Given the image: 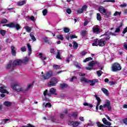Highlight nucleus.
<instances>
[{"label":"nucleus","mask_w":127,"mask_h":127,"mask_svg":"<svg viewBox=\"0 0 127 127\" xmlns=\"http://www.w3.org/2000/svg\"><path fill=\"white\" fill-rule=\"evenodd\" d=\"M101 91H102V92L104 93V94H105V95H106V96L109 95V91L107 90V89H106L105 88H102L101 89Z\"/></svg>","instance_id":"obj_20"},{"label":"nucleus","mask_w":127,"mask_h":127,"mask_svg":"<svg viewBox=\"0 0 127 127\" xmlns=\"http://www.w3.org/2000/svg\"><path fill=\"white\" fill-rule=\"evenodd\" d=\"M103 108H107L108 109V111H112V106H111V102L109 100H106L104 104L103 105Z\"/></svg>","instance_id":"obj_12"},{"label":"nucleus","mask_w":127,"mask_h":127,"mask_svg":"<svg viewBox=\"0 0 127 127\" xmlns=\"http://www.w3.org/2000/svg\"><path fill=\"white\" fill-rule=\"evenodd\" d=\"M56 58H57V59H61V54H60V52H59V51H58L57 52Z\"/></svg>","instance_id":"obj_29"},{"label":"nucleus","mask_w":127,"mask_h":127,"mask_svg":"<svg viewBox=\"0 0 127 127\" xmlns=\"http://www.w3.org/2000/svg\"><path fill=\"white\" fill-rule=\"evenodd\" d=\"M98 10L103 15H107V14H108V15H111V11L107 12V9L105 8V7L103 6H99V7L98 8Z\"/></svg>","instance_id":"obj_8"},{"label":"nucleus","mask_w":127,"mask_h":127,"mask_svg":"<svg viewBox=\"0 0 127 127\" xmlns=\"http://www.w3.org/2000/svg\"><path fill=\"white\" fill-rule=\"evenodd\" d=\"M61 88L62 89H64V88H67V84L65 83H63V84H61Z\"/></svg>","instance_id":"obj_42"},{"label":"nucleus","mask_w":127,"mask_h":127,"mask_svg":"<svg viewBox=\"0 0 127 127\" xmlns=\"http://www.w3.org/2000/svg\"><path fill=\"white\" fill-rule=\"evenodd\" d=\"M5 31L4 30H0V34L1 35H2V36H4L5 35Z\"/></svg>","instance_id":"obj_36"},{"label":"nucleus","mask_w":127,"mask_h":127,"mask_svg":"<svg viewBox=\"0 0 127 127\" xmlns=\"http://www.w3.org/2000/svg\"><path fill=\"white\" fill-rule=\"evenodd\" d=\"M47 107H48V108H51V104L49 103H47L45 105V108H47Z\"/></svg>","instance_id":"obj_53"},{"label":"nucleus","mask_w":127,"mask_h":127,"mask_svg":"<svg viewBox=\"0 0 127 127\" xmlns=\"http://www.w3.org/2000/svg\"><path fill=\"white\" fill-rule=\"evenodd\" d=\"M79 119L81 121V122H84V117H79Z\"/></svg>","instance_id":"obj_62"},{"label":"nucleus","mask_w":127,"mask_h":127,"mask_svg":"<svg viewBox=\"0 0 127 127\" xmlns=\"http://www.w3.org/2000/svg\"><path fill=\"white\" fill-rule=\"evenodd\" d=\"M124 48H125V49H126V50H127V44H125L124 45Z\"/></svg>","instance_id":"obj_64"},{"label":"nucleus","mask_w":127,"mask_h":127,"mask_svg":"<svg viewBox=\"0 0 127 127\" xmlns=\"http://www.w3.org/2000/svg\"><path fill=\"white\" fill-rule=\"evenodd\" d=\"M95 97L98 102L96 107V110H98V109H99V106H100V104H101V98L98 97L97 95H95Z\"/></svg>","instance_id":"obj_16"},{"label":"nucleus","mask_w":127,"mask_h":127,"mask_svg":"<svg viewBox=\"0 0 127 127\" xmlns=\"http://www.w3.org/2000/svg\"><path fill=\"white\" fill-rule=\"evenodd\" d=\"M111 69L113 72H117L118 71H120V70H122V66H121V64H120L119 63H115L112 65Z\"/></svg>","instance_id":"obj_7"},{"label":"nucleus","mask_w":127,"mask_h":127,"mask_svg":"<svg viewBox=\"0 0 127 127\" xmlns=\"http://www.w3.org/2000/svg\"><path fill=\"white\" fill-rule=\"evenodd\" d=\"M102 122H103V124H104V125H106V126L104 125V124H102L100 122H97V125L98 127H111V126H112V123L108 122V120L106 119V118H103L102 120ZM107 126H108L109 127H107Z\"/></svg>","instance_id":"obj_4"},{"label":"nucleus","mask_w":127,"mask_h":127,"mask_svg":"<svg viewBox=\"0 0 127 127\" xmlns=\"http://www.w3.org/2000/svg\"><path fill=\"white\" fill-rule=\"evenodd\" d=\"M50 53L53 55L56 53V52H55V50L54 49L52 48L50 49Z\"/></svg>","instance_id":"obj_39"},{"label":"nucleus","mask_w":127,"mask_h":127,"mask_svg":"<svg viewBox=\"0 0 127 127\" xmlns=\"http://www.w3.org/2000/svg\"><path fill=\"white\" fill-rule=\"evenodd\" d=\"M53 68L55 70H58V69H60V65H58L57 64L54 65H53Z\"/></svg>","instance_id":"obj_35"},{"label":"nucleus","mask_w":127,"mask_h":127,"mask_svg":"<svg viewBox=\"0 0 127 127\" xmlns=\"http://www.w3.org/2000/svg\"><path fill=\"white\" fill-rule=\"evenodd\" d=\"M57 38L60 40H64V38H63V36L62 35H58L57 36Z\"/></svg>","instance_id":"obj_31"},{"label":"nucleus","mask_w":127,"mask_h":127,"mask_svg":"<svg viewBox=\"0 0 127 127\" xmlns=\"http://www.w3.org/2000/svg\"><path fill=\"white\" fill-rule=\"evenodd\" d=\"M51 77H52V71H50L41 76V80L43 81L48 80V79L51 78Z\"/></svg>","instance_id":"obj_9"},{"label":"nucleus","mask_w":127,"mask_h":127,"mask_svg":"<svg viewBox=\"0 0 127 127\" xmlns=\"http://www.w3.org/2000/svg\"><path fill=\"white\" fill-rule=\"evenodd\" d=\"M18 5L21 6V5H23V4H25L26 3V1L25 0H22L21 1L18 2Z\"/></svg>","instance_id":"obj_21"},{"label":"nucleus","mask_w":127,"mask_h":127,"mask_svg":"<svg viewBox=\"0 0 127 127\" xmlns=\"http://www.w3.org/2000/svg\"><path fill=\"white\" fill-rule=\"evenodd\" d=\"M103 2H116L115 0H105L103 1Z\"/></svg>","instance_id":"obj_37"},{"label":"nucleus","mask_w":127,"mask_h":127,"mask_svg":"<svg viewBox=\"0 0 127 127\" xmlns=\"http://www.w3.org/2000/svg\"><path fill=\"white\" fill-rule=\"evenodd\" d=\"M57 78L54 77L52 78L51 80L50 81V82L48 83V86L50 87L54 86L56 85L57 83H58Z\"/></svg>","instance_id":"obj_14"},{"label":"nucleus","mask_w":127,"mask_h":127,"mask_svg":"<svg viewBox=\"0 0 127 127\" xmlns=\"http://www.w3.org/2000/svg\"><path fill=\"white\" fill-rule=\"evenodd\" d=\"M24 28L26 29L27 32H31V27L26 26L24 27Z\"/></svg>","instance_id":"obj_24"},{"label":"nucleus","mask_w":127,"mask_h":127,"mask_svg":"<svg viewBox=\"0 0 127 127\" xmlns=\"http://www.w3.org/2000/svg\"><path fill=\"white\" fill-rule=\"evenodd\" d=\"M87 54V53L85 51H83L81 53L80 55L81 56H85Z\"/></svg>","instance_id":"obj_55"},{"label":"nucleus","mask_w":127,"mask_h":127,"mask_svg":"<svg viewBox=\"0 0 127 127\" xmlns=\"http://www.w3.org/2000/svg\"><path fill=\"white\" fill-rule=\"evenodd\" d=\"M11 50L12 55L13 56H15L16 55V51H15V47H14V46H12L11 47Z\"/></svg>","instance_id":"obj_17"},{"label":"nucleus","mask_w":127,"mask_h":127,"mask_svg":"<svg viewBox=\"0 0 127 127\" xmlns=\"http://www.w3.org/2000/svg\"><path fill=\"white\" fill-rule=\"evenodd\" d=\"M122 14V11H116L114 14V16H117V15H121Z\"/></svg>","instance_id":"obj_34"},{"label":"nucleus","mask_w":127,"mask_h":127,"mask_svg":"<svg viewBox=\"0 0 127 127\" xmlns=\"http://www.w3.org/2000/svg\"><path fill=\"white\" fill-rule=\"evenodd\" d=\"M20 49L22 52H25L26 51V47L25 46L22 47Z\"/></svg>","instance_id":"obj_43"},{"label":"nucleus","mask_w":127,"mask_h":127,"mask_svg":"<svg viewBox=\"0 0 127 127\" xmlns=\"http://www.w3.org/2000/svg\"><path fill=\"white\" fill-rule=\"evenodd\" d=\"M75 79V80L77 79V77L76 76H73L71 79H70V82H73V80Z\"/></svg>","instance_id":"obj_61"},{"label":"nucleus","mask_w":127,"mask_h":127,"mask_svg":"<svg viewBox=\"0 0 127 127\" xmlns=\"http://www.w3.org/2000/svg\"><path fill=\"white\" fill-rule=\"evenodd\" d=\"M97 74L98 75V77H100V76L102 75V73H103V72L101 70H98L97 71Z\"/></svg>","instance_id":"obj_44"},{"label":"nucleus","mask_w":127,"mask_h":127,"mask_svg":"<svg viewBox=\"0 0 127 127\" xmlns=\"http://www.w3.org/2000/svg\"><path fill=\"white\" fill-rule=\"evenodd\" d=\"M92 32L93 33L98 34V33H101L102 31L101 30V29H100V26H99V25H95L92 28Z\"/></svg>","instance_id":"obj_10"},{"label":"nucleus","mask_w":127,"mask_h":127,"mask_svg":"<svg viewBox=\"0 0 127 127\" xmlns=\"http://www.w3.org/2000/svg\"><path fill=\"white\" fill-rule=\"evenodd\" d=\"M98 64V62L96 61H92L88 64L89 67H86V70H92L93 69V67L95 66V65H97Z\"/></svg>","instance_id":"obj_11"},{"label":"nucleus","mask_w":127,"mask_h":127,"mask_svg":"<svg viewBox=\"0 0 127 127\" xmlns=\"http://www.w3.org/2000/svg\"><path fill=\"white\" fill-rule=\"evenodd\" d=\"M84 106H87V107H89V108H93V105L87 103H84L83 104Z\"/></svg>","instance_id":"obj_33"},{"label":"nucleus","mask_w":127,"mask_h":127,"mask_svg":"<svg viewBox=\"0 0 127 127\" xmlns=\"http://www.w3.org/2000/svg\"><path fill=\"white\" fill-rule=\"evenodd\" d=\"M77 12L78 13H83V12H84V11L83 10V9L82 8L79 9L77 11Z\"/></svg>","instance_id":"obj_50"},{"label":"nucleus","mask_w":127,"mask_h":127,"mask_svg":"<svg viewBox=\"0 0 127 127\" xmlns=\"http://www.w3.org/2000/svg\"><path fill=\"white\" fill-rule=\"evenodd\" d=\"M64 31L65 33H68V32H69V31H70V29L68 28L65 27V28H64Z\"/></svg>","instance_id":"obj_38"},{"label":"nucleus","mask_w":127,"mask_h":127,"mask_svg":"<svg viewBox=\"0 0 127 127\" xmlns=\"http://www.w3.org/2000/svg\"><path fill=\"white\" fill-rule=\"evenodd\" d=\"M69 118H73V119H76L77 118V115L76 113H73V114H69L68 115Z\"/></svg>","instance_id":"obj_22"},{"label":"nucleus","mask_w":127,"mask_h":127,"mask_svg":"<svg viewBox=\"0 0 127 127\" xmlns=\"http://www.w3.org/2000/svg\"><path fill=\"white\" fill-rule=\"evenodd\" d=\"M80 82L82 83L83 85H86L88 83H91L90 84V86H94L96 83H98L99 80L98 79H93L90 80L87 79L86 77H82L80 78Z\"/></svg>","instance_id":"obj_3"},{"label":"nucleus","mask_w":127,"mask_h":127,"mask_svg":"<svg viewBox=\"0 0 127 127\" xmlns=\"http://www.w3.org/2000/svg\"><path fill=\"white\" fill-rule=\"evenodd\" d=\"M10 87L13 91L16 92H23V88L21 87V84L19 82H14L11 84Z\"/></svg>","instance_id":"obj_2"},{"label":"nucleus","mask_w":127,"mask_h":127,"mask_svg":"<svg viewBox=\"0 0 127 127\" xmlns=\"http://www.w3.org/2000/svg\"><path fill=\"white\" fill-rule=\"evenodd\" d=\"M88 23H89V21H85L84 22V26H86L87 25V24H88Z\"/></svg>","instance_id":"obj_63"},{"label":"nucleus","mask_w":127,"mask_h":127,"mask_svg":"<svg viewBox=\"0 0 127 127\" xmlns=\"http://www.w3.org/2000/svg\"><path fill=\"white\" fill-rule=\"evenodd\" d=\"M48 11L46 9L43 10V15L45 16L47 14Z\"/></svg>","instance_id":"obj_48"},{"label":"nucleus","mask_w":127,"mask_h":127,"mask_svg":"<svg viewBox=\"0 0 127 127\" xmlns=\"http://www.w3.org/2000/svg\"><path fill=\"white\" fill-rule=\"evenodd\" d=\"M127 4L126 3H125L124 4H122L121 5H120L121 7H126V6H127Z\"/></svg>","instance_id":"obj_57"},{"label":"nucleus","mask_w":127,"mask_h":127,"mask_svg":"<svg viewBox=\"0 0 127 127\" xmlns=\"http://www.w3.org/2000/svg\"><path fill=\"white\" fill-rule=\"evenodd\" d=\"M127 32V27L125 28V29L123 31V34H125Z\"/></svg>","instance_id":"obj_58"},{"label":"nucleus","mask_w":127,"mask_h":127,"mask_svg":"<svg viewBox=\"0 0 127 127\" xmlns=\"http://www.w3.org/2000/svg\"><path fill=\"white\" fill-rule=\"evenodd\" d=\"M110 35L116 36L117 34L112 32H109V33H105L104 34L101 36H104V37L103 38L99 40L95 39L93 40L92 46H100V47L105 46L106 44H107V41H109V40H110V38H111V36H110Z\"/></svg>","instance_id":"obj_1"},{"label":"nucleus","mask_w":127,"mask_h":127,"mask_svg":"<svg viewBox=\"0 0 127 127\" xmlns=\"http://www.w3.org/2000/svg\"><path fill=\"white\" fill-rule=\"evenodd\" d=\"M97 19L99 20V21H101L102 20V16H101V14L98 13H97Z\"/></svg>","instance_id":"obj_25"},{"label":"nucleus","mask_w":127,"mask_h":127,"mask_svg":"<svg viewBox=\"0 0 127 127\" xmlns=\"http://www.w3.org/2000/svg\"><path fill=\"white\" fill-rule=\"evenodd\" d=\"M42 41L44 42H48L49 40H48V39L46 37H44V38H43L42 39Z\"/></svg>","instance_id":"obj_41"},{"label":"nucleus","mask_w":127,"mask_h":127,"mask_svg":"<svg viewBox=\"0 0 127 127\" xmlns=\"http://www.w3.org/2000/svg\"><path fill=\"white\" fill-rule=\"evenodd\" d=\"M27 47H28V50L29 51L28 55L29 56L31 55V53H32V50L31 49V46H30V44H29V43H28L27 44Z\"/></svg>","instance_id":"obj_18"},{"label":"nucleus","mask_w":127,"mask_h":127,"mask_svg":"<svg viewBox=\"0 0 127 127\" xmlns=\"http://www.w3.org/2000/svg\"><path fill=\"white\" fill-rule=\"evenodd\" d=\"M5 87L4 86H2L0 87V93H2L3 94H8V91L5 90Z\"/></svg>","instance_id":"obj_15"},{"label":"nucleus","mask_w":127,"mask_h":127,"mask_svg":"<svg viewBox=\"0 0 127 127\" xmlns=\"http://www.w3.org/2000/svg\"><path fill=\"white\" fill-rule=\"evenodd\" d=\"M95 124L92 122H90L88 124V126H94Z\"/></svg>","instance_id":"obj_60"},{"label":"nucleus","mask_w":127,"mask_h":127,"mask_svg":"<svg viewBox=\"0 0 127 127\" xmlns=\"http://www.w3.org/2000/svg\"><path fill=\"white\" fill-rule=\"evenodd\" d=\"M29 61V59L28 58H26L23 61H21L20 60H15L13 62V66L14 67V66H16L17 65H20L21 63H24V64H26L27 62Z\"/></svg>","instance_id":"obj_6"},{"label":"nucleus","mask_w":127,"mask_h":127,"mask_svg":"<svg viewBox=\"0 0 127 127\" xmlns=\"http://www.w3.org/2000/svg\"><path fill=\"white\" fill-rule=\"evenodd\" d=\"M56 91V89H54V88H51L50 90V92L51 93V94H54V95H57V93H55V92Z\"/></svg>","instance_id":"obj_27"},{"label":"nucleus","mask_w":127,"mask_h":127,"mask_svg":"<svg viewBox=\"0 0 127 127\" xmlns=\"http://www.w3.org/2000/svg\"><path fill=\"white\" fill-rule=\"evenodd\" d=\"M73 49H77V48H78V43L73 42Z\"/></svg>","instance_id":"obj_30"},{"label":"nucleus","mask_w":127,"mask_h":127,"mask_svg":"<svg viewBox=\"0 0 127 127\" xmlns=\"http://www.w3.org/2000/svg\"><path fill=\"white\" fill-rule=\"evenodd\" d=\"M4 105L6 107H10V106H11V103L9 102H5Z\"/></svg>","instance_id":"obj_28"},{"label":"nucleus","mask_w":127,"mask_h":127,"mask_svg":"<svg viewBox=\"0 0 127 127\" xmlns=\"http://www.w3.org/2000/svg\"><path fill=\"white\" fill-rule=\"evenodd\" d=\"M87 6L86 5H84L82 6V7L81 8V9H82V10L83 11H86L87 10Z\"/></svg>","instance_id":"obj_40"},{"label":"nucleus","mask_w":127,"mask_h":127,"mask_svg":"<svg viewBox=\"0 0 127 127\" xmlns=\"http://www.w3.org/2000/svg\"><path fill=\"white\" fill-rule=\"evenodd\" d=\"M81 34L82 36H85V35L87 34V31L86 30L83 31L82 32H81Z\"/></svg>","instance_id":"obj_45"},{"label":"nucleus","mask_w":127,"mask_h":127,"mask_svg":"<svg viewBox=\"0 0 127 127\" xmlns=\"http://www.w3.org/2000/svg\"><path fill=\"white\" fill-rule=\"evenodd\" d=\"M68 125L69 126H72V127H77L81 125V122L79 121H69Z\"/></svg>","instance_id":"obj_13"},{"label":"nucleus","mask_w":127,"mask_h":127,"mask_svg":"<svg viewBox=\"0 0 127 127\" xmlns=\"http://www.w3.org/2000/svg\"><path fill=\"white\" fill-rule=\"evenodd\" d=\"M11 67V62H9L8 64L7 65L6 68L7 69H9Z\"/></svg>","instance_id":"obj_47"},{"label":"nucleus","mask_w":127,"mask_h":127,"mask_svg":"<svg viewBox=\"0 0 127 127\" xmlns=\"http://www.w3.org/2000/svg\"><path fill=\"white\" fill-rule=\"evenodd\" d=\"M120 31H121V28H120L119 27H118V28H116V29L115 32L116 33H120Z\"/></svg>","instance_id":"obj_46"},{"label":"nucleus","mask_w":127,"mask_h":127,"mask_svg":"<svg viewBox=\"0 0 127 127\" xmlns=\"http://www.w3.org/2000/svg\"><path fill=\"white\" fill-rule=\"evenodd\" d=\"M91 60H93V59L91 57L87 58L85 59L84 60H83L84 63L88 62V61H91Z\"/></svg>","instance_id":"obj_32"},{"label":"nucleus","mask_w":127,"mask_h":127,"mask_svg":"<svg viewBox=\"0 0 127 127\" xmlns=\"http://www.w3.org/2000/svg\"><path fill=\"white\" fill-rule=\"evenodd\" d=\"M7 20L6 19H3L1 21V23H6Z\"/></svg>","instance_id":"obj_52"},{"label":"nucleus","mask_w":127,"mask_h":127,"mask_svg":"<svg viewBox=\"0 0 127 127\" xmlns=\"http://www.w3.org/2000/svg\"><path fill=\"white\" fill-rule=\"evenodd\" d=\"M39 58L41 59V60H45L46 59V56H44L43 54L40 53L39 54Z\"/></svg>","instance_id":"obj_19"},{"label":"nucleus","mask_w":127,"mask_h":127,"mask_svg":"<svg viewBox=\"0 0 127 127\" xmlns=\"http://www.w3.org/2000/svg\"><path fill=\"white\" fill-rule=\"evenodd\" d=\"M70 38L71 39H73V38H77V36H76L75 35H71L70 36Z\"/></svg>","instance_id":"obj_54"},{"label":"nucleus","mask_w":127,"mask_h":127,"mask_svg":"<svg viewBox=\"0 0 127 127\" xmlns=\"http://www.w3.org/2000/svg\"><path fill=\"white\" fill-rule=\"evenodd\" d=\"M32 87H33V83L30 84L29 85H28L27 90H29V89H30V88Z\"/></svg>","instance_id":"obj_49"},{"label":"nucleus","mask_w":127,"mask_h":127,"mask_svg":"<svg viewBox=\"0 0 127 127\" xmlns=\"http://www.w3.org/2000/svg\"><path fill=\"white\" fill-rule=\"evenodd\" d=\"M3 26H7V27H10L11 28H16V30H19V29L21 28L19 24H18L16 22H13L9 24H6L5 26L3 25Z\"/></svg>","instance_id":"obj_5"},{"label":"nucleus","mask_w":127,"mask_h":127,"mask_svg":"<svg viewBox=\"0 0 127 127\" xmlns=\"http://www.w3.org/2000/svg\"><path fill=\"white\" fill-rule=\"evenodd\" d=\"M123 122L125 125H127V118H126L124 120H123Z\"/></svg>","instance_id":"obj_59"},{"label":"nucleus","mask_w":127,"mask_h":127,"mask_svg":"<svg viewBox=\"0 0 127 127\" xmlns=\"http://www.w3.org/2000/svg\"><path fill=\"white\" fill-rule=\"evenodd\" d=\"M66 11L67 12V13H68V14H71V13L72 12V11L71 10V9L70 8H68L66 10Z\"/></svg>","instance_id":"obj_51"},{"label":"nucleus","mask_w":127,"mask_h":127,"mask_svg":"<svg viewBox=\"0 0 127 127\" xmlns=\"http://www.w3.org/2000/svg\"><path fill=\"white\" fill-rule=\"evenodd\" d=\"M30 36L31 39L33 40V41H36V39L35 38V37H34V34H33V33H31L30 34Z\"/></svg>","instance_id":"obj_23"},{"label":"nucleus","mask_w":127,"mask_h":127,"mask_svg":"<svg viewBox=\"0 0 127 127\" xmlns=\"http://www.w3.org/2000/svg\"><path fill=\"white\" fill-rule=\"evenodd\" d=\"M22 127H34V126H33L32 125L30 124H28L27 126H22Z\"/></svg>","instance_id":"obj_56"},{"label":"nucleus","mask_w":127,"mask_h":127,"mask_svg":"<svg viewBox=\"0 0 127 127\" xmlns=\"http://www.w3.org/2000/svg\"><path fill=\"white\" fill-rule=\"evenodd\" d=\"M48 90H46L44 92V95L45 96V97L46 96H48L49 97H51V93H47Z\"/></svg>","instance_id":"obj_26"}]
</instances>
